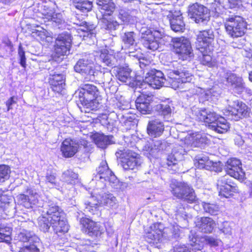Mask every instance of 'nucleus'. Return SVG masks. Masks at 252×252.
<instances>
[{"mask_svg":"<svg viewBox=\"0 0 252 252\" xmlns=\"http://www.w3.org/2000/svg\"><path fill=\"white\" fill-rule=\"evenodd\" d=\"M225 170L227 175L219 178L217 183L219 195L228 198L235 192L236 170V158H231L228 159L225 164Z\"/></svg>","mask_w":252,"mask_h":252,"instance_id":"obj_1","label":"nucleus"},{"mask_svg":"<svg viewBox=\"0 0 252 252\" xmlns=\"http://www.w3.org/2000/svg\"><path fill=\"white\" fill-rule=\"evenodd\" d=\"M195 115L199 121L204 122L210 129L219 133L225 132L229 128L226 120L223 117H219L214 112L207 109L197 110Z\"/></svg>","mask_w":252,"mask_h":252,"instance_id":"obj_2","label":"nucleus"},{"mask_svg":"<svg viewBox=\"0 0 252 252\" xmlns=\"http://www.w3.org/2000/svg\"><path fill=\"white\" fill-rule=\"evenodd\" d=\"M41 207L42 209L40 211L51 219L57 231H67L68 225L64 214L59 206L52 203H45Z\"/></svg>","mask_w":252,"mask_h":252,"instance_id":"obj_3","label":"nucleus"},{"mask_svg":"<svg viewBox=\"0 0 252 252\" xmlns=\"http://www.w3.org/2000/svg\"><path fill=\"white\" fill-rule=\"evenodd\" d=\"M170 189L173 195L178 199L189 203L196 200L193 189L186 183L173 180L170 184Z\"/></svg>","mask_w":252,"mask_h":252,"instance_id":"obj_4","label":"nucleus"},{"mask_svg":"<svg viewBox=\"0 0 252 252\" xmlns=\"http://www.w3.org/2000/svg\"><path fill=\"white\" fill-rule=\"evenodd\" d=\"M95 194V196H91L89 200L85 202L86 211L90 212L99 206L112 207L116 203V197L112 194L106 192L104 190L96 193Z\"/></svg>","mask_w":252,"mask_h":252,"instance_id":"obj_5","label":"nucleus"},{"mask_svg":"<svg viewBox=\"0 0 252 252\" xmlns=\"http://www.w3.org/2000/svg\"><path fill=\"white\" fill-rule=\"evenodd\" d=\"M145 82L150 86L154 89H159L162 87H171L175 90L177 89V85L167 76L165 78L163 73L159 70H152L147 73Z\"/></svg>","mask_w":252,"mask_h":252,"instance_id":"obj_6","label":"nucleus"},{"mask_svg":"<svg viewBox=\"0 0 252 252\" xmlns=\"http://www.w3.org/2000/svg\"><path fill=\"white\" fill-rule=\"evenodd\" d=\"M117 158L122 159V166L125 170H133L140 166L142 159L137 153L129 150H118L115 154Z\"/></svg>","mask_w":252,"mask_h":252,"instance_id":"obj_7","label":"nucleus"},{"mask_svg":"<svg viewBox=\"0 0 252 252\" xmlns=\"http://www.w3.org/2000/svg\"><path fill=\"white\" fill-rule=\"evenodd\" d=\"M54 57L60 58L69 53L72 36L68 32H63L55 37Z\"/></svg>","mask_w":252,"mask_h":252,"instance_id":"obj_8","label":"nucleus"},{"mask_svg":"<svg viewBox=\"0 0 252 252\" xmlns=\"http://www.w3.org/2000/svg\"><path fill=\"white\" fill-rule=\"evenodd\" d=\"M188 14L190 18L198 24H206L209 21L210 17L208 8L197 2L189 6Z\"/></svg>","mask_w":252,"mask_h":252,"instance_id":"obj_9","label":"nucleus"},{"mask_svg":"<svg viewBox=\"0 0 252 252\" xmlns=\"http://www.w3.org/2000/svg\"><path fill=\"white\" fill-rule=\"evenodd\" d=\"M195 44L199 52L204 50L207 52H212L213 50L212 43L214 41V34L212 30L199 31L196 35Z\"/></svg>","mask_w":252,"mask_h":252,"instance_id":"obj_10","label":"nucleus"},{"mask_svg":"<svg viewBox=\"0 0 252 252\" xmlns=\"http://www.w3.org/2000/svg\"><path fill=\"white\" fill-rule=\"evenodd\" d=\"M74 68L76 72L81 74L86 80L89 81L94 80L95 76L99 73V72L95 69L93 62L86 59L78 61ZM99 73L101 74V72Z\"/></svg>","mask_w":252,"mask_h":252,"instance_id":"obj_11","label":"nucleus"},{"mask_svg":"<svg viewBox=\"0 0 252 252\" xmlns=\"http://www.w3.org/2000/svg\"><path fill=\"white\" fill-rule=\"evenodd\" d=\"M173 46L175 52L182 60H188L193 55L189 41L184 37L174 38Z\"/></svg>","mask_w":252,"mask_h":252,"instance_id":"obj_12","label":"nucleus"},{"mask_svg":"<svg viewBox=\"0 0 252 252\" xmlns=\"http://www.w3.org/2000/svg\"><path fill=\"white\" fill-rule=\"evenodd\" d=\"M163 226L160 223H155L146 230L145 238L149 243L158 247V244L166 238L165 232L163 231Z\"/></svg>","mask_w":252,"mask_h":252,"instance_id":"obj_13","label":"nucleus"},{"mask_svg":"<svg viewBox=\"0 0 252 252\" xmlns=\"http://www.w3.org/2000/svg\"><path fill=\"white\" fill-rule=\"evenodd\" d=\"M167 75L173 80V82L176 83L177 89L182 88V85L184 83L190 82L193 78V76L185 68L169 70Z\"/></svg>","mask_w":252,"mask_h":252,"instance_id":"obj_14","label":"nucleus"},{"mask_svg":"<svg viewBox=\"0 0 252 252\" xmlns=\"http://www.w3.org/2000/svg\"><path fill=\"white\" fill-rule=\"evenodd\" d=\"M80 222L85 229V232L90 236H100L103 232V228L98 222H94L87 218L81 219Z\"/></svg>","mask_w":252,"mask_h":252,"instance_id":"obj_15","label":"nucleus"},{"mask_svg":"<svg viewBox=\"0 0 252 252\" xmlns=\"http://www.w3.org/2000/svg\"><path fill=\"white\" fill-rule=\"evenodd\" d=\"M97 92L98 90L95 86L86 84L83 85L80 89L76 91L75 94L76 96L78 97L79 101L81 102L96 98Z\"/></svg>","mask_w":252,"mask_h":252,"instance_id":"obj_16","label":"nucleus"},{"mask_svg":"<svg viewBox=\"0 0 252 252\" xmlns=\"http://www.w3.org/2000/svg\"><path fill=\"white\" fill-rule=\"evenodd\" d=\"M96 171L97 174L93 179V180L98 181L104 179L105 181H108L113 183L117 181L116 177L109 168L107 163L105 160L101 162L99 166L96 168Z\"/></svg>","mask_w":252,"mask_h":252,"instance_id":"obj_17","label":"nucleus"},{"mask_svg":"<svg viewBox=\"0 0 252 252\" xmlns=\"http://www.w3.org/2000/svg\"><path fill=\"white\" fill-rule=\"evenodd\" d=\"M142 34V40L144 46L150 50L155 51L158 49L159 44L152 34V32L147 27H142L139 31Z\"/></svg>","mask_w":252,"mask_h":252,"instance_id":"obj_18","label":"nucleus"},{"mask_svg":"<svg viewBox=\"0 0 252 252\" xmlns=\"http://www.w3.org/2000/svg\"><path fill=\"white\" fill-rule=\"evenodd\" d=\"M183 155L182 153L173 151L171 154L167 156L166 158V165L168 170L171 171V173L179 171V163L182 159Z\"/></svg>","mask_w":252,"mask_h":252,"instance_id":"obj_19","label":"nucleus"},{"mask_svg":"<svg viewBox=\"0 0 252 252\" xmlns=\"http://www.w3.org/2000/svg\"><path fill=\"white\" fill-rule=\"evenodd\" d=\"M167 18L170 24L171 29L175 32H182L185 28L183 18L180 12H170Z\"/></svg>","mask_w":252,"mask_h":252,"instance_id":"obj_20","label":"nucleus"},{"mask_svg":"<svg viewBox=\"0 0 252 252\" xmlns=\"http://www.w3.org/2000/svg\"><path fill=\"white\" fill-rule=\"evenodd\" d=\"M64 75L55 72L50 73L49 82L52 86L53 91L58 93H61L64 88Z\"/></svg>","mask_w":252,"mask_h":252,"instance_id":"obj_21","label":"nucleus"},{"mask_svg":"<svg viewBox=\"0 0 252 252\" xmlns=\"http://www.w3.org/2000/svg\"><path fill=\"white\" fill-rule=\"evenodd\" d=\"M79 147L78 142L75 140L66 139L62 143L61 151L66 158L73 156L77 152Z\"/></svg>","mask_w":252,"mask_h":252,"instance_id":"obj_22","label":"nucleus"},{"mask_svg":"<svg viewBox=\"0 0 252 252\" xmlns=\"http://www.w3.org/2000/svg\"><path fill=\"white\" fill-rule=\"evenodd\" d=\"M147 130L150 136L154 137H159L163 133L164 125L159 120H151L148 123Z\"/></svg>","mask_w":252,"mask_h":252,"instance_id":"obj_23","label":"nucleus"},{"mask_svg":"<svg viewBox=\"0 0 252 252\" xmlns=\"http://www.w3.org/2000/svg\"><path fill=\"white\" fill-rule=\"evenodd\" d=\"M196 227L202 232L211 233L213 231L215 223L213 220L209 217L198 218L195 221Z\"/></svg>","mask_w":252,"mask_h":252,"instance_id":"obj_24","label":"nucleus"},{"mask_svg":"<svg viewBox=\"0 0 252 252\" xmlns=\"http://www.w3.org/2000/svg\"><path fill=\"white\" fill-rule=\"evenodd\" d=\"M99 55H95V60L97 62L102 63L104 65L111 66L112 67H115L117 66V60L115 57L111 54H109L107 53V50L104 51H101L100 54L97 53Z\"/></svg>","mask_w":252,"mask_h":252,"instance_id":"obj_25","label":"nucleus"},{"mask_svg":"<svg viewBox=\"0 0 252 252\" xmlns=\"http://www.w3.org/2000/svg\"><path fill=\"white\" fill-rule=\"evenodd\" d=\"M38 225L40 230L43 232H50L54 231L56 233L60 232H66V231H57L55 229L56 227H54L52 223V220L48 217L45 216L42 214L41 216L38 217L37 219Z\"/></svg>","mask_w":252,"mask_h":252,"instance_id":"obj_26","label":"nucleus"},{"mask_svg":"<svg viewBox=\"0 0 252 252\" xmlns=\"http://www.w3.org/2000/svg\"><path fill=\"white\" fill-rule=\"evenodd\" d=\"M15 239L22 242H29L30 244L40 243L39 238L32 232L25 229H22L15 237Z\"/></svg>","mask_w":252,"mask_h":252,"instance_id":"obj_27","label":"nucleus"},{"mask_svg":"<svg viewBox=\"0 0 252 252\" xmlns=\"http://www.w3.org/2000/svg\"><path fill=\"white\" fill-rule=\"evenodd\" d=\"M96 3L99 11L104 15H110L116 7L112 0H96Z\"/></svg>","mask_w":252,"mask_h":252,"instance_id":"obj_28","label":"nucleus"},{"mask_svg":"<svg viewBox=\"0 0 252 252\" xmlns=\"http://www.w3.org/2000/svg\"><path fill=\"white\" fill-rule=\"evenodd\" d=\"M93 138L96 146L101 149H105L113 142L112 135H105L103 134L96 133L94 135Z\"/></svg>","mask_w":252,"mask_h":252,"instance_id":"obj_29","label":"nucleus"},{"mask_svg":"<svg viewBox=\"0 0 252 252\" xmlns=\"http://www.w3.org/2000/svg\"><path fill=\"white\" fill-rule=\"evenodd\" d=\"M114 71H115V74L117 78L121 82L130 83L133 80L130 75L131 70L128 68L116 66Z\"/></svg>","mask_w":252,"mask_h":252,"instance_id":"obj_30","label":"nucleus"},{"mask_svg":"<svg viewBox=\"0 0 252 252\" xmlns=\"http://www.w3.org/2000/svg\"><path fill=\"white\" fill-rule=\"evenodd\" d=\"M135 33L133 32H127L121 35L123 48L127 49H134L136 45Z\"/></svg>","mask_w":252,"mask_h":252,"instance_id":"obj_31","label":"nucleus"},{"mask_svg":"<svg viewBox=\"0 0 252 252\" xmlns=\"http://www.w3.org/2000/svg\"><path fill=\"white\" fill-rule=\"evenodd\" d=\"M191 241L193 244H190L189 246L179 245L176 246L174 249V252H199L202 249L203 246L196 243V238L193 236Z\"/></svg>","mask_w":252,"mask_h":252,"instance_id":"obj_32","label":"nucleus"},{"mask_svg":"<svg viewBox=\"0 0 252 252\" xmlns=\"http://www.w3.org/2000/svg\"><path fill=\"white\" fill-rule=\"evenodd\" d=\"M185 142L186 144L191 147H200L204 142V139L199 133H190L185 137Z\"/></svg>","mask_w":252,"mask_h":252,"instance_id":"obj_33","label":"nucleus"},{"mask_svg":"<svg viewBox=\"0 0 252 252\" xmlns=\"http://www.w3.org/2000/svg\"><path fill=\"white\" fill-rule=\"evenodd\" d=\"M117 17L125 24L133 23L135 21V17L132 16L130 11L126 8H120L118 10Z\"/></svg>","mask_w":252,"mask_h":252,"instance_id":"obj_34","label":"nucleus"},{"mask_svg":"<svg viewBox=\"0 0 252 252\" xmlns=\"http://www.w3.org/2000/svg\"><path fill=\"white\" fill-rule=\"evenodd\" d=\"M75 7L82 12L90 11L93 7L92 0H73Z\"/></svg>","mask_w":252,"mask_h":252,"instance_id":"obj_35","label":"nucleus"},{"mask_svg":"<svg viewBox=\"0 0 252 252\" xmlns=\"http://www.w3.org/2000/svg\"><path fill=\"white\" fill-rule=\"evenodd\" d=\"M45 18L48 21H52L55 23V26H58L59 29L63 28V26L64 24L62 15L59 13H47L45 15Z\"/></svg>","mask_w":252,"mask_h":252,"instance_id":"obj_36","label":"nucleus"},{"mask_svg":"<svg viewBox=\"0 0 252 252\" xmlns=\"http://www.w3.org/2000/svg\"><path fill=\"white\" fill-rule=\"evenodd\" d=\"M63 182L70 184H75L78 182V175L72 170L69 169L64 171L62 176Z\"/></svg>","mask_w":252,"mask_h":252,"instance_id":"obj_37","label":"nucleus"},{"mask_svg":"<svg viewBox=\"0 0 252 252\" xmlns=\"http://www.w3.org/2000/svg\"><path fill=\"white\" fill-rule=\"evenodd\" d=\"M27 193L29 196L31 207H32V205L41 207L42 203L40 201V196L35 189H29L27 190Z\"/></svg>","mask_w":252,"mask_h":252,"instance_id":"obj_38","label":"nucleus"},{"mask_svg":"<svg viewBox=\"0 0 252 252\" xmlns=\"http://www.w3.org/2000/svg\"><path fill=\"white\" fill-rule=\"evenodd\" d=\"M225 30L227 33L232 37H236V24L235 18H229L225 23Z\"/></svg>","mask_w":252,"mask_h":252,"instance_id":"obj_39","label":"nucleus"},{"mask_svg":"<svg viewBox=\"0 0 252 252\" xmlns=\"http://www.w3.org/2000/svg\"><path fill=\"white\" fill-rule=\"evenodd\" d=\"M211 163V160H209L208 157L204 155H198L195 158L194 164L196 167L199 169H206L207 165Z\"/></svg>","mask_w":252,"mask_h":252,"instance_id":"obj_40","label":"nucleus"},{"mask_svg":"<svg viewBox=\"0 0 252 252\" xmlns=\"http://www.w3.org/2000/svg\"><path fill=\"white\" fill-rule=\"evenodd\" d=\"M72 20L74 24L84 27V29L82 30L83 31H88L91 32L94 28L93 25L89 26L87 23L85 21L83 20L82 18H81V16L78 15L74 16L72 18Z\"/></svg>","mask_w":252,"mask_h":252,"instance_id":"obj_41","label":"nucleus"},{"mask_svg":"<svg viewBox=\"0 0 252 252\" xmlns=\"http://www.w3.org/2000/svg\"><path fill=\"white\" fill-rule=\"evenodd\" d=\"M11 228L0 227V242L9 243L11 240Z\"/></svg>","mask_w":252,"mask_h":252,"instance_id":"obj_42","label":"nucleus"},{"mask_svg":"<svg viewBox=\"0 0 252 252\" xmlns=\"http://www.w3.org/2000/svg\"><path fill=\"white\" fill-rule=\"evenodd\" d=\"M247 30V22L242 17L237 16V37L244 35Z\"/></svg>","mask_w":252,"mask_h":252,"instance_id":"obj_43","label":"nucleus"},{"mask_svg":"<svg viewBox=\"0 0 252 252\" xmlns=\"http://www.w3.org/2000/svg\"><path fill=\"white\" fill-rule=\"evenodd\" d=\"M10 169L6 165H0V185L7 180L10 177Z\"/></svg>","mask_w":252,"mask_h":252,"instance_id":"obj_44","label":"nucleus"},{"mask_svg":"<svg viewBox=\"0 0 252 252\" xmlns=\"http://www.w3.org/2000/svg\"><path fill=\"white\" fill-rule=\"evenodd\" d=\"M102 22L103 23L102 27L106 30L112 31L117 30L119 26V23L112 19H106L105 18L102 19Z\"/></svg>","mask_w":252,"mask_h":252,"instance_id":"obj_45","label":"nucleus"},{"mask_svg":"<svg viewBox=\"0 0 252 252\" xmlns=\"http://www.w3.org/2000/svg\"><path fill=\"white\" fill-rule=\"evenodd\" d=\"M249 116L248 106L244 103H237V117L239 119L247 118Z\"/></svg>","mask_w":252,"mask_h":252,"instance_id":"obj_46","label":"nucleus"},{"mask_svg":"<svg viewBox=\"0 0 252 252\" xmlns=\"http://www.w3.org/2000/svg\"><path fill=\"white\" fill-rule=\"evenodd\" d=\"M45 184L50 188L57 185L58 182L56 178V174L53 172H49L46 173L45 176Z\"/></svg>","mask_w":252,"mask_h":252,"instance_id":"obj_47","label":"nucleus"},{"mask_svg":"<svg viewBox=\"0 0 252 252\" xmlns=\"http://www.w3.org/2000/svg\"><path fill=\"white\" fill-rule=\"evenodd\" d=\"M80 102L84 107L88 109L89 111L90 110H97L100 107V104L96 99V98H94V99L90 100H87L84 101H81Z\"/></svg>","mask_w":252,"mask_h":252,"instance_id":"obj_48","label":"nucleus"},{"mask_svg":"<svg viewBox=\"0 0 252 252\" xmlns=\"http://www.w3.org/2000/svg\"><path fill=\"white\" fill-rule=\"evenodd\" d=\"M203 207L204 211L212 215H217L219 212V206L214 204L204 203Z\"/></svg>","mask_w":252,"mask_h":252,"instance_id":"obj_49","label":"nucleus"},{"mask_svg":"<svg viewBox=\"0 0 252 252\" xmlns=\"http://www.w3.org/2000/svg\"><path fill=\"white\" fill-rule=\"evenodd\" d=\"M17 200L18 203L23 205L26 208H31L29 196L27 193L26 194H20L18 195L17 196Z\"/></svg>","mask_w":252,"mask_h":252,"instance_id":"obj_50","label":"nucleus"},{"mask_svg":"<svg viewBox=\"0 0 252 252\" xmlns=\"http://www.w3.org/2000/svg\"><path fill=\"white\" fill-rule=\"evenodd\" d=\"M135 105L137 110L142 114L149 113L152 109L150 103L147 102L135 103Z\"/></svg>","mask_w":252,"mask_h":252,"instance_id":"obj_51","label":"nucleus"},{"mask_svg":"<svg viewBox=\"0 0 252 252\" xmlns=\"http://www.w3.org/2000/svg\"><path fill=\"white\" fill-rule=\"evenodd\" d=\"M40 243H33L29 246H26L21 248L18 252H39L38 247Z\"/></svg>","mask_w":252,"mask_h":252,"instance_id":"obj_52","label":"nucleus"},{"mask_svg":"<svg viewBox=\"0 0 252 252\" xmlns=\"http://www.w3.org/2000/svg\"><path fill=\"white\" fill-rule=\"evenodd\" d=\"M200 52L202 55V57L200 56V60L201 63L204 65H209L212 61L211 52H207L205 50L203 52Z\"/></svg>","mask_w":252,"mask_h":252,"instance_id":"obj_53","label":"nucleus"},{"mask_svg":"<svg viewBox=\"0 0 252 252\" xmlns=\"http://www.w3.org/2000/svg\"><path fill=\"white\" fill-rule=\"evenodd\" d=\"M157 109L160 111L164 116L168 115L171 113V109L167 104H160L157 105Z\"/></svg>","mask_w":252,"mask_h":252,"instance_id":"obj_54","label":"nucleus"},{"mask_svg":"<svg viewBox=\"0 0 252 252\" xmlns=\"http://www.w3.org/2000/svg\"><path fill=\"white\" fill-rule=\"evenodd\" d=\"M153 98V96L152 95H149V94H145L143 93H141V94L137 98L135 103H138L143 102L145 103L147 102L148 103H150Z\"/></svg>","mask_w":252,"mask_h":252,"instance_id":"obj_55","label":"nucleus"},{"mask_svg":"<svg viewBox=\"0 0 252 252\" xmlns=\"http://www.w3.org/2000/svg\"><path fill=\"white\" fill-rule=\"evenodd\" d=\"M18 56L20 59V63L21 65L25 68L26 66V58L25 57V53L24 49L21 45L20 44L18 48Z\"/></svg>","mask_w":252,"mask_h":252,"instance_id":"obj_56","label":"nucleus"},{"mask_svg":"<svg viewBox=\"0 0 252 252\" xmlns=\"http://www.w3.org/2000/svg\"><path fill=\"white\" fill-rule=\"evenodd\" d=\"M48 33V32L46 30L43 29L42 31H36L35 32H32V35L37 38V40H39L42 42Z\"/></svg>","mask_w":252,"mask_h":252,"instance_id":"obj_57","label":"nucleus"},{"mask_svg":"<svg viewBox=\"0 0 252 252\" xmlns=\"http://www.w3.org/2000/svg\"><path fill=\"white\" fill-rule=\"evenodd\" d=\"M220 163L214 162L211 161V163L209 165H207L206 170L210 171H214L215 172H220L222 170L221 167L220 166Z\"/></svg>","mask_w":252,"mask_h":252,"instance_id":"obj_58","label":"nucleus"},{"mask_svg":"<svg viewBox=\"0 0 252 252\" xmlns=\"http://www.w3.org/2000/svg\"><path fill=\"white\" fill-rule=\"evenodd\" d=\"M244 92H247V89L245 83L241 78L237 79V94H241Z\"/></svg>","mask_w":252,"mask_h":252,"instance_id":"obj_59","label":"nucleus"},{"mask_svg":"<svg viewBox=\"0 0 252 252\" xmlns=\"http://www.w3.org/2000/svg\"><path fill=\"white\" fill-rule=\"evenodd\" d=\"M161 146V142L160 141H156L154 142V146H152L151 150L149 151L150 154L154 156L155 154L160 150Z\"/></svg>","mask_w":252,"mask_h":252,"instance_id":"obj_60","label":"nucleus"},{"mask_svg":"<svg viewBox=\"0 0 252 252\" xmlns=\"http://www.w3.org/2000/svg\"><path fill=\"white\" fill-rule=\"evenodd\" d=\"M204 241L205 242L210 245L211 246H217L219 245V241L218 239H216L215 238L211 237V236H206L204 238Z\"/></svg>","mask_w":252,"mask_h":252,"instance_id":"obj_61","label":"nucleus"},{"mask_svg":"<svg viewBox=\"0 0 252 252\" xmlns=\"http://www.w3.org/2000/svg\"><path fill=\"white\" fill-rule=\"evenodd\" d=\"M245 179V172L243 170L242 167L237 164V180L243 182Z\"/></svg>","mask_w":252,"mask_h":252,"instance_id":"obj_62","label":"nucleus"},{"mask_svg":"<svg viewBox=\"0 0 252 252\" xmlns=\"http://www.w3.org/2000/svg\"><path fill=\"white\" fill-rule=\"evenodd\" d=\"M16 103V98L15 96L10 97L5 102L7 107L6 112L12 109V105Z\"/></svg>","mask_w":252,"mask_h":252,"instance_id":"obj_63","label":"nucleus"},{"mask_svg":"<svg viewBox=\"0 0 252 252\" xmlns=\"http://www.w3.org/2000/svg\"><path fill=\"white\" fill-rule=\"evenodd\" d=\"M179 208H177L176 211V215L180 216L182 218H184L186 216V212L185 211V208L182 207L181 204L179 205Z\"/></svg>","mask_w":252,"mask_h":252,"instance_id":"obj_64","label":"nucleus"}]
</instances>
